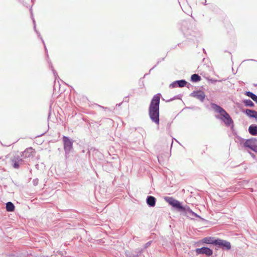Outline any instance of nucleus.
<instances>
[{
    "instance_id": "nucleus-1",
    "label": "nucleus",
    "mask_w": 257,
    "mask_h": 257,
    "mask_svg": "<svg viewBox=\"0 0 257 257\" xmlns=\"http://www.w3.org/2000/svg\"><path fill=\"white\" fill-rule=\"evenodd\" d=\"M161 94L155 95L151 101L149 107V115L151 120L157 124H159V105Z\"/></svg>"
},
{
    "instance_id": "nucleus-2",
    "label": "nucleus",
    "mask_w": 257,
    "mask_h": 257,
    "mask_svg": "<svg viewBox=\"0 0 257 257\" xmlns=\"http://www.w3.org/2000/svg\"><path fill=\"white\" fill-rule=\"evenodd\" d=\"M211 106L216 112L220 114L221 117L220 118L224 121L226 125L230 126L233 123V120L229 114L223 108L214 103H211Z\"/></svg>"
},
{
    "instance_id": "nucleus-3",
    "label": "nucleus",
    "mask_w": 257,
    "mask_h": 257,
    "mask_svg": "<svg viewBox=\"0 0 257 257\" xmlns=\"http://www.w3.org/2000/svg\"><path fill=\"white\" fill-rule=\"evenodd\" d=\"M62 141L64 145V150L65 153L66 158L69 157V154L73 150V141L69 137L64 136L62 137Z\"/></svg>"
},
{
    "instance_id": "nucleus-4",
    "label": "nucleus",
    "mask_w": 257,
    "mask_h": 257,
    "mask_svg": "<svg viewBox=\"0 0 257 257\" xmlns=\"http://www.w3.org/2000/svg\"><path fill=\"white\" fill-rule=\"evenodd\" d=\"M165 200L168 202L170 205L175 208L177 211H180V210L183 209L181 203L178 200L175 199L172 197H165Z\"/></svg>"
},
{
    "instance_id": "nucleus-5",
    "label": "nucleus",
    "mask_w": 257,
    "mask_h": 257,
    "mask_svg": "<svg viewBox=\"0 0 257 257\" xmlns=\"http://www.w3.org/2000/svg\"><path fill=\"white\" fill-rule=\"evenodd\" d=\"M183 209H181L180 212H183L184 214L187 217L191 219H194V217L201 218V217L194 212L188 206H183Z\"/></svg>"
},
{
    "instance_id": "nucleus-6",
    "label": "nucleus",
    "mask_w": 257,
    "mask_h": 257,
    "mask_svg": "<svg viewBox=\"0 0 257 257\" xmlns=\"http://www.w3.org/2000/svg\"><path fill=\"white\" fill-rule=\"evenodd\" d=\"M244 146L257 153V139H251L247 140L244 143Z\"/></svg>"
},
{
    "instance_id": "nucleus-7",
    "label": "nucleus",
    "mask_w": 257,
    "mask_h": 257,
    "mask_svg": "<svg viewBox=\"0 0 257 257\" xmlns=\"http://www.w3.org/2000/svg\"><path fill=\"white\" fill-rule=\"evenodd\" d=\"M215 245L227 250L230 249L231 247L229 241L219 238L216 239Z\"/></svg>"
},
{
    "instance_id": "nucleus-8",
    "label": "nucleus",
    "mask_w": 257,
    "mask_h": 257,
    "mask_svg": "<svg viewBox=\"0 0 257 257\" xmlns=\"http://www.w3.org/2000/svg\"><path fill=\"white\" fill-rule=\"evenodd\" d=\"M12 165L15 169H19L20 165L24 164V160L19 155L12 157L11 159Z\"/></svg>"
},
{
    "instance_id": "nucleus-9",
    "label": "nucleus",
    "mask_w": 257,
    "mask_h": 257,
    "mask_svg": "<svg viewBox=\"0 0 257 257\" xmlns=\"http://www.w3.org/2000/svg\"><path fill=\"white\" fill-rule=\"evenodd\" d=\"M190 96L196 98L201 102L204 101L206 96L204 92L201 90L194 91L190 94Z\"/></svg>"
},
{
    "instance_id": "nucleus-10",
    "label": "nucleus",
    "mask_w": 257,
    "mask_h": 257,
    "mask_svg": "<svg viewBox=\"0 0 257 257\" xmlns=\"http://www.w3.org/2000/svg\"><path fill=\"white\" fill-rule=\"evenodd\" d=\"M196 252L198 254H206L207 256H210L213 253V251L210 248L207 247H202L196 249Z\"/></svg>"
},
{
    "instance_id": "nucleus-11",
    "label": "nucleus",
    "mask_w": 257,
    "mask_h": 257,
    "mask_svg": "<svg viewBox=\"0 0 257 257\" xmlns=\"http://www.w3.org/2000/svg\"><path fill=\"white\" fill-rule=\"evenodd\" d=\"M187 84V82L185 80H177L173 82L169 85L170 88H175L177 86L183 87Z\"/></svg>"
},
{
    "instance_id": "nucleus-12",
    "label": "nucleus",
    "mask_w": 257,
    "mask_h": 257,
    "mask_svg": "<svg viewBox=\"0 0 257 257\" xmlns=\"http://www.w3.org/2000/svg\"><path fill=\"white\" fill-rule=\"evenodd\" d=\"M242 112H244L250 118L257 119V111L254 110L246 109Z\"/></svg>"
},
{
    "instance_id": "nucleus-13",
    "label": "nucleus",
    "mask_w": 257,
    "mask_h": 257,
    "mask_svg": "<svg viewBox=\"0 0 257 257\" xmlns=\"http://www.w3.org/2000/svg\"><path fill=\"white\" fill-rule=\"evenodd\" d=\"M216 239L214 237H206L202 239V242L206 244H212L215 245Z\"/></svg>"
},
{
    "instance_id": "nucleus-14",
    "label": "nucleus",
    "mask_w": 257,
    "mask_h": 257,
    "mask_svg": "<svg viewBox=\"0 0 257 257\" xmlns=\"http://www.w3.org/2000/svg\"><path fill=\"white\" fill-rule=\"evenodd\" d=\"M146 202L149 207H154L156 205V199L154 196H148L146 199Z\"/></svg>"
},
{
    "instance_id": "nucleus-15",
    "label": "nucleus",
    "mask_w": 257,
    "mask_h": 257,
    "mask_svg": "<svg viewBox=\"0 0 257 257\" xmlns=\"http://www.w3.org/2000/svg\"><path fill=\"white\" fill-rule=\"evenodd\" d=\"M33 149L32 148L27 149L22 153L21 156L23 158H30L33 156Z\"/></svg>"
},
{
    "instance_id": "nucleus-16",
    "label": "nucleus",
    "mask_w": 257,
    "mask_h": 257,
    "mask_svg": "<svg viewBox=\"0 0 257 257\" xmlns=\"http://www.w3.org/2000/svg\"><path fill=\"white\" fill-rule=\"evenodd\" d=\"M248 132L250 134L253 136H257V125L251 124L249 126Z\"/></svg>"
},
{
    "instance_id": "nucleus-17",
    "label": "nucleus",
    "mask_w": 257,
    "mask_h": 257,
    "mask_svg": "<svg viewBox=\"0 0 257 257\" xmlns=\"http://www.w3.org/2000/svg\"><path fill=\"white\" fill-rule=\"evenodd\" d=\"M6 210L9 212L14 211L15 210V205L11 202H8L6 203Z\"/></svg>"
},
{
    "instance_id": "nucleus-18",
    "label": "nucleus",
    "mask_w": 257,
    "mask_h": 257,
    "mask_svg": "<svg viewBox=\"0 0 257 257\" xmlns=\"http://www.w3.org/2000/svg\"><path fill=\"white\" fill-rule=\"evenodd\" d=\"M242 102L245 106L251 107L254 106V103L250 99H243Z\"/></svg>"
},
{
    "instance_id": "nucleus-19",
    "label": "nucleus",
    "mask_w": 257,
    "mask_h": 257,
    "mask_svg": "<svg viewBox=\"0 0 257 257\" xmlns=\"http://www.w3.org/2000/svg\"><path fill=\"white\" fill-rule=\"evenodd\" d=\"M201 79V77L198 74H194L191 75V80L192 82H196L199 81Z\"/></svg>"
},
{
    "instance_id": "nucleus-20",
    "label": "nucleus",
    "mask_w": 257,
    "mask_h": 257,
    "mask_svg": "<svg viewBox=\"0 0 257 257\" xmlns=\"http://www.w3.org/2000/svg\"><path fill=\"white\" fill-rule=\"evenodd\" d=\"M33 23H34V30H35V31L36 32V33L38 34L39 37H40V38H41V40L42 41L43 43V44H44V45L45 51H46V53H47V49H46V46H45V45L44 41V40H43V39L42 38V37L40 36V34L37 32V31L36 30V24H35V20H34V19L33 20Z\"/></svg>"
},
{
    "instance_id": "nucleus-21",
    "label": "nucleus",
    "mask_w": 257,
    "mask_h": 257,
    "mask_svg": "<svg viewBox=\"0 0 257 257\" xmlns=\"http://www.w3.org/2000/svg\"><path fill=\"white\" fill-rule=\"evenodd\" d=\"M244 94L245 95L247 96L251 99H252L254 96L255 95L253 92L250 91H246Z\"/></svg>"
},
{
    "instance_id": "nucleus-22",
    "label": "nucleus",
    "mask_w": 257,
    "mask_h": 257,
    "mask_svg": "<svg viewBox=\"0 0 257 257\" xmlns=\"http://www.w3.org/2000/svg\"><path fill=\"white\" fill-rule=\"evenodd\" d=\"M143 251V249L140 250L137 254H129L126 255V257H139V254Z\"/></svg>"
},
{
    "instance_id": "nucleus-23",
    "label": "nucleus",
    "mask_w": 257,
    "mask_h": 257,
    "mask_svg": "<svg viewBox=\"0 0 257 257\" xmlns=\"http://www.w3.org/2000/svg\"><path fill=\"white\" fill-rule=\"evenodd\" d=\"M152 242V241H149L147 242L145 245H144V248H147L149 246H150Z\"/></svg>"
},
{
    "instance_id": "nucleus-24",
    "label": "nucleus",
    "mask_w": 257,
    "mask_h": 257,
    "mask_svg": "<svg viewBox=\"0 0 257 257\" xmlns=\"http://www.w3.org/2000/svg\"><path fill=\"white\" fill-rule=\"evenodd\" d=\"M52 70L53 71V74L55 77V78H57V77H58V74L57 73V72L55 71V70L53 69V67L52 66Z\"/></svg>"
},
{
    "instance_id": "nucleus-25",
    "label": "nucleus",
    "mask_w": 257,
    "mask_h": 257,
    "mask_svg": "<svg viewBox=\"0 0 257 257\" xmlns=\"http://www.w3.org/2000/svg\"><path fill=\"white\" fill-rule=\"evenodd\" d=\"M33 184L35 185V186H37L38 184V179H35L34 180H33Z\"/></svg>"
},
{
    "instance_id": "nucleus-26",
    "label": "nucleus",
    "mask_w": 257,
    "mask_h": 257,
    "mask_svg": "<svg viewBox=\"0 0 257 257\" xmlns=\"http://www.w3.org/2000/svg\"><path fill=\"white\" fill-rule=\"evenodd\" d=\"M257 104V95H255L252 99Z\"/></svg>"
},
{
    "instance_id": "nucleus-27",
    "label": "nucleus",
    "mask_w": 257,
    "mask_h": 257,
    "mask_svg": "<svg viewBox=\"0 0 257 257\" xmlns=\"http://www.w3.org/2000/svg\"><path fill=\"white\" fill-rule=\"evenodd\" d=\"M209 81L210 82H211L212 83H214V82L218 81L217 80L212 79H209Z\"/></svg>"
},
{
    "instance_id": "nucleus-28",
    "label": "nucleus",
    "mask_w": 257,
    "mask_h": 257,
    "mask_svg": "<svg viewBox=\"0 0 257 257\" xmlns=\"http://www.w3.org/2000/svg\"><path fill=\"white\" fill-rule=\"evenodd\" d=\"M175 98H179L178 96L177 95V96H175L174 98L170 99L169 101H172V100L175 99Z\"/></svg>"
},
{
    "instance_id": "nucleus-29",
    "label": "nucleus",
    "mask_w": 257,
    "mask_h": 257,
    "mask_svg": "<svg viewBox=\"0 0 257 257\" xmlns=\"http://www.w3.org/2000/svg\"><path fill=\"white\" fill-rule=\"evenodd\" d=\"M99 106H100L101 108H103V109H105V110H106V109H108H108H109V108H107V107H103V106H100V105H99Z\"/></svg>"
},
{
    "instance_id": "nucleus-30",
    "label": "nucleus",
    "mask_w": 257,
    "mask_h": 257,
    "mask_svg": "<svg viewBox=\"0 0 257 257\" xmlns=\"http://www.w3.org/2000/svg\"><path fill=\"white\" fill-rule=\"evenodd\" d=\"M240 183H241V184L243 185L244 184H247V182H246L245 181H243L242 182H240Z\"/></svg>"
},
{
    "instance_id": "nucleus-31",
    "label": "nucleus",
    "mask_w": 257,
    "mask_h": 257,
    "mask_svg": "<svg viewBox=\"0 0 257 257\" xmlns=\"http://www.w3.org/2000/svg\"><path fill=\"white\" fill-rule=\"evenodd\" d=\"M250 154L251 155V156L252 157H254V155L253 154L251 153H250Z\"/></svg>"
},
{
    "instance_id": "nucleus-32",
    "label": "nucleus",
    "mask_w": 257,
    "mask_h": 257,
    "mask_svg": "<svg viewBox=\"0 0 257 257\" xmlns=\"http://www.w3.org/2000/svg\"><path fill=\"white\" fill-rule=\"evenodd\" d=\"M19 2H23V0H18Z\"/></svg>"
}]
</instances>
